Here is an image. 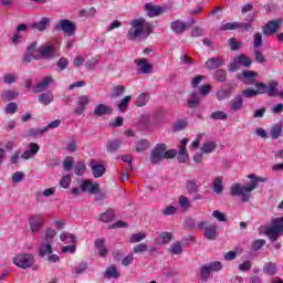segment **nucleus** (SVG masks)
<instances>
[{"mask_svg":"<svg viewBox=\"0 0 283 283\" xmlns=\"http://www.w3.org/2000/svg\"><path fill=\"white\" fill-rule=\"evenodd\" d=\"M248 178L252 180L247 186H241L240 184H233L230 187V196L241 198V202H249V198H251V192L254 189H258L259 182H266L268 178L258 177L254 174L249 175Z\"/></svg>","mask_w":283,"mask_h":283,"instance_id":"1","label":"nucleus"},{"mask_svg":"<svg viewBox=\"0 0 283 283\" xmlns=\"http://www.w3.org/2000/svg\"><path fill=\"white\" fill-rule=\"evenodd\" d=\"M132 28L128 30L127 39L136 41V39H147L154 32V25L147 22L144 18H138L130 21Z\"/></svg>","mask_w":283,"mask_h":283,"instance_id":"2","label":"nucleus"},{"mask_svg":"<svg viewBox=\"0 0 283 283\" xmlns=\"http://www.w3.org/2000/svg\"><path fill=\"white\" fill-rule=\"evenodd\" d=\"M265 235L270 242H277L280 235H283V217L272 220L271 227L265 228Z\"/></svg>","mask_w":283,"mask_h":283,"instance_id":"3","label":"nucleus"},{"mask_svg":"<svg viewBox=\"0 0 283 283\" xmlns=\"http://www.w3.org/2000/svg\"><path fill=\"white\" fill-rule=\"evenodd\" d=\"M34 255L32 254H18L13 258V264L19 266V269H32V271H36L39 265L34 264Z\"/></svg>","mask_w":283,"mask_h":283,"instance_id":"4","label":"nucleus"},{"mask_svg":"<svg viewBox=\"0 0 283 283\" xmlns=\"http://www.w3.org/2000/svg\"><path fill=\"white\" fill-rule=\"evenodd\" d=\"M55 30L64 32L66 36H74L76 34V23L69 19H62L55 24Z\"/></svg>","mask_w":283,"mask_h":283,"instance_id":"5","label":"nucleus"},{"mask_svg":"<svg viewBox=\"0 0 283 283\" xmlns=\"http://www.w3.org/2000/svg\"><path fill=\"white\" fill-rule=\"evenodd\" d=\"M198 229H205L203 235L207 240L213 241L218 238V226L210 224L208 221H201L198 223Z\"/></svg>","mask_w":283,"mask_h":283,"instance_id":"6","label":"nucleus"},{"mask_svg":"<svg viewBox=\"0 0 283 283\" xmlns=\"http://www.w3.org/2000/svg\"><path fill=\"white\" fill-rule=\"evenodd\" d=\"M280 28H282V19L271 20L262 28V33L264 36H273V34H277L280 32Z\"/></svg>","mask_w":283,"mask_h":283,"instance_id":"7","label":"nucleus"},{"mask_svg":"<svg viewBox=\"0 0 283 283\" xmlns=\"http://www.w3.org/2000/svg\"><path fill=\"white\" fill-rule=\"evenodd\" d=\"M165 151H167V145L157 144L155 148L150 151V163L151 165H158L163 158H165Z\"/></svg>","mask_w":283,"mask_h":283,"instance_id":"8","label":"nucleus"},{"mask_svg":"<svg viewBox=\"0 0 283 283\" xmlns=\"http://www.w3.org/2000/svg\"><path fill=\"white\" fill-rule=\"evenodd\" d=\"M244 85H258L255 78H258V72L244 70L241 75L238 76Z\"/></svg>","mask_w":283,"mask_h":283,"instance_id":"9","label":"nucleus"},{"mask_svg":"<svg viewBox=\"0 0 283 283\" xmlns=\"http://www.w3.org/2000/svg\"><path fill=\"white\" fill-rule=\"evenodd\" d=\"M256 90L248 88L242 91V96L244 98H255V96H260V94H264V83L260 82L255 84Z\"/></svg>","mask_w":283,"mask_h":283,"instance_id":"10","label":"nucleus"},{"mask_svg":"<svg viewBox=\"0 0 283 283\" xmlns=\"http://www.w3.org/2000/svg\"><path fill=\"white\" fill-rule=\"evenodd\" d=\"M170 30L178 35L185 34V31L189 30V23L182 20H175L170 23Z\"/></svg>","mask_w":283,"mask_h":283,"instance_id":"11","label":"nucleus"},{"mask_svg":"<svg viewBox=\"0 0 283 283\" xmlns=\"http://www.w3.org/2000/svg\"><path fill=\"white\" fill-rule=\"evenodd\" d=\"M87 105H90V96L87 95H81L78 98H77V102H76V107L74 109V113L77 115V116H81L83 114V112H85Z\"/></svg>","mask_w":283,"mask_h":283,"instance_id":"12","label":"nucleus"},{"mask_svg":"<svg viewBox=\"0 0 283 283\" xmlns=\"http://www.w3.org/2000/svg\"><path fill=\"white\" fill-rule=\"evenodd\" d=\"M135 63L138 67L139 74H151L154 71V66L149 64V60L147 59L135 60Z\"/></svg>","mask_w":283,"mask_h":283,"instance_id":"13","label":"nucleus"},{"mask_svg":"<svg viewBox=\"0 0 283 283\" xmlns=\"http://www.w3.org/2000/svg\"><path fill=\"white\" fill-rule=\"evenodd\" d=\"M222 66H224V59L221 56L210 57L205 64V67L210 71L220 70Z\"/></svg>","mask_w":283,"mask_h":283,"instance_id":"14","label":"nucleus"},{"mask_svg":"<svg viewBox=\"0 0 283 283\" xmlns=\"http://www.w3.org/2000/svg\"><path fill=\"white\" fill-rule=\"evenodd\" d=\"M29 224L32 233H36L43 227V217L41 214H32L29 219Z\"/></svg>","mask_w":283,"mask_h":283,"instance_id":"15","label":"nucleus"},{"mask_svg":"<svg viewBox=\"0 0 283 283\" xmlns=\"http://www.w3.org/2000/svg\"><path fill=\"white\" fill-rule=\"evenodd\" d=\"M81 190L83 192L94 195V193H98V191H101V186L98 184L92 182V180H84V181H82Z\"/></svg>","mask_w":283,"mask_h":283,"instance_id":"16","label":"nucleus"},{"mask_svg":"<svg viewBox=\"0 0 283 283\" xmlns=\"http://www.w3.org/2000/svg\"><path fill=\"white\" fill-rule=\"evenodd\" d=\"M52 83H54V78L48 76L44 77L42 82L38 83L34 87H33V92L35 94H40L41 92H45L46 88L50 87V85H52Z\"/></svg>","mask_w":283,"mask_h":283,"instance_id":"17","label":"nucleus"},{"mask_svg":"<svg viewBox=\"0 0 283 283\" xmlns=\"http://www.w3.org/2000/svg\"><path fill=\"white\" fill-rule=\"evenodd\" d=\"M90 167L93 171L94 178H103V176H105V166L92 160Z\"/></svg>","mask_w":283,"mask_h":283,"instance_id":"18","label":"nucleus"},{"mask_svg":"<svg viewBox=\"0 0 283 283\" xmlns=\"http://www.w3.org/2000/svg\"><path fill=\"white\" fill-rule=\"evenodd\" d=\"M41 59H54L56 56V49L52 45H44L40 51Z\"/></svg>","mask_w":283,"mask_h":283,"instance_id":"19","label":"nucleus"},{"mask_svg":"<svg viewBox=\"0 0 283 283\" xmlns=\"http://www.w3.org/2000/svg\"><path fill=\"white\" fill-rule=\"evenodd\" d=\"M242 105H244L242 95H237L229 102V107L232 112H239V109H242Z\"/></svg>","mask_w":283,"mask_h":283,"instance_id":"20","label":"nucleus"},{"mask_svg":"<svg viewBox=\"0 0 283 283\" xmlns=\"http://www.w3.org/2000/svg\"><path fill=\"white\" fill-rule=\"evenodd\" d=\"M21 32H28V25L27 24H19L18 25L17 32L11 38L12 43H14V45H18V43L21 42V39H23V35L21 34Z\"/></svg>","mask_w":283,"mask_h":283,"instance_id":"21","label":"nucleus"},{"mask_svg":"<svg viewBox=\"0 0 283 283\" xmlns=\"http://www.w3.org/2000/svg\"><path fill=\"white\" fill-rule=\"evenodd\" d=\"M200 105V94L198 92H192L188 97V107L190 109H193L196 107H199Z\"/></svg>","mask_w":283,"mask_h":283,"instance_id":"22","label":"nucleus"},{"mask_svg":"<svg viewBox=\"0 0 283 283\" xmlns=\"http://www.w3.org/2000/svg\"><path fill=\"white\" fill-rule=\"evenodd\" d=\"M104 277H106L107 280H118V277H120V272H118L116 265H111L109 268L106 269Z\"/></svg>","mask_w":283,"mask_h":283,"instance_id":"23","label":"nucleus"},{"mask_svg":"<svg viewBox=\"0 0 283 283\" xmlns=\"http://www.w3.org/2000/svg\"><path fill=\"white\" fill-rule=\"evenodd\" d=\"M95 248L97 249L101 258H107V248L105 247V238L97 239L95 241Z\"/></svg>","mask_w":283,"mask_h":283,"instance_id":"24","label":"nucleus"},{"mask_svg":"<svg viewBox=\"0 0 283 283\" xmlns=\"http://www.w3.org/2000/svg\"><path fill=\"white\" fill-rule=\"evenodd\" d=\"M277 82H271L270 85L268 86L266 84H264V94H268V96H277L280 94V92H277Z\"/></svg>","mask_w":283,"mask_h":283,"instance_id":"25","label":"nucleus"},{"mask_svg":"<svg viewBox=\"0 0 283 283\" xmlns=\"http://www.w3.org/2000/svg\"><path fill=\"white\" fill-rule=\"evenodd\" d=\"M148 17L154 18L158 17L163 12V8L154 6L151 3H146L145 6Z\"/></svg>","mask_w":283,"mask_h":283,"instance_id":"26","label":"nucleus"},{"mask_svg":"<svg viewBox=\"0 0 283 283\" xmlns=\"http://www.w3.org/2000/svg\"><path fill=\"white\" fill-rule=\"evenodd\" d=\"M93 114L94 116H105V114H112V108L105 104H98Z\"/></svg>","mask_w":283,"mask_h":283,"instance_id":"27","label":"nucleus"},{"mask_svg":"<svg viewBox=\"0 0 283 283\" xmlns=\"http://www.w3.org/2000/svg\"><path fill=\"white\" fill-rule=\"evenodd\" d=\"M49 23H50V18H42L41 21L33 23L31 28L32 30H39V32H43L48 30Z\"/></svg>","mask_w":283,"mask_h":283,"instance_id":"28","label":"nucleus"},{"mask_svg":"<svg viewBox=\"0 0 283 283\" xmlns=\"http://www.w3.org/2000/svg\"><path fill=\"white\" fill-rule=\"evenodd\" d=\"M186 188L188 193H198L200 191V184L196 179L188 180Z\"/></svg>","mask_w":283,"mask_h":283,"instance_id":"29","label":"nucleus"},{"mask_svg":"<svg viewBox=\"0 0 283 283\" xmlns=\"http://www.w3.org/2000/svg\"><path fill=\"white\" fill-rule=\"evenodd\" d=\"M52 253V243H48L45 241H42L41 248L39 251V255L41 258H45V255H51Z\"/></svg>","mask_w":283,"mask_h":283,"instance_id":"30","label":"nucleus"},{"mask_svg":"<svg viewBox=\"0 0 283 283\" xmlns=\"http://www.w3.org/2000/svg\"><path fill=\"white\" fill-rule=\"evenodd\" d=\"M48 133V128H30L27 132V136L30 138H39V136H43V134Z\"/></svg>","mask_w":283,"mask_h":283,"instance_id":"31","label":"nucleus"},{"mask_svg":"<svg viewBox=\"0 0 283 283\" xmlns=\"http://www.w3.org/2000/svg\"><path fill=\"white\" fill-rule=\"evenodd\" d=\"M125 94V86L117 85L111 88V98H120Z\"/></svg>","mask_w":283,"mask_h":283,"instance_id":"32","label":"nucleus"},{"mask_svg":"<svg viewBox=\"0 0 283 283\" xmlns=\"http://www.w3.org/2000/svg\"><path fill=\"white\" fill-rule=\"evenodd\" d=\"M235 57L239 65H243V67H251V64L253 63L251 57L247 56L245 54H240Z\"/></svg>","mask_w":283,"mask_h":283,"instance_id":"33","label":"nucleus"},{"mask_svg":"<svg viewBox=\"0 0 283 283\" xmlns=\"http://www.w3.org/2000/svg\"><path fill=\"white\" fill-rule=\"evenodd\" d=\"M212 189L214 191V193H222V191H224V187L222 186V177H217L214 178L213 182H212Z\"/></svg>","mask_w":283,"mask_h":283,"instance_id":"34","label":"nucleus"},{"mask_svg":"<svg viewBox=\"0 0 283 283\" xmlns=\"http://www.w3.org/2000/svg\"><path fill=\"white\" fill-rule=\"evenodd\" d=\"M270 136L273 140H277L282 136V126L280 124H274L270 130Z\"/></svg>","mask_w":283,"mask_h":283,"instance_id":"35","label":"nucleus"},{"mask_svg":"<svg viewBox=\"0 0 283 283\" xmlns=\"http://www.w3.org/2000/svg\"><path fill=\"white\" fill-rule=\"evenodd\" d=\"M263 271L266 273V275H275L277 273V265L273 262H268L263 266Z\"/></svg>","mask_w":283,"mask_h":283,"instance_id":"36","label":"nucleus"},{"mask_svg":"<svg viewBox=\"0 0 283 283\" xmlns=\"http://www.w3.org/2000/svg\"><path fill=\"white\" fill-rule=\"evenodd\" d=\"M52 101H54V95L52 93H42L39 96V102L42 105H50V103H52Z\"/></svg>","mask_w":283,"mask_h":283,"instance_id":"37","label":"nucleus"},{"mask_svg":"<svg viewBox=\"0 0 283 283\" xmlns=\"http://www.w3.org/2000/svg\"><path fill=\"white\" fill-rule=\"evenodd\" d=\"M168 251L169 253H172V255H180V253H182V243H180V241L172 243L168 248Z\"/></svg>","mask_w":283,"mask_h":283,"instance_id":"38","label":"nucleus"},{"mask_svg":"<svg viewBox=\"0 0 283 283\" xmlns=\"http://www.w3.org/2000/svg\"><path fill=\"white\" fill-rule=\"evenodd\" d=\"M213 77L218 83H224V81H227V71L218 69L214 71Z\"/></svg>","mask_w":283,"mask_h":283,"instance_id":"39","label":"nucleus"},{"mask_svg":"<svg viewBox=\"0 0 283 283\" xmlns=\"http://www.w3.org/2000/svg\"><path fill=\"white\" fill-rule=\"evenodd\" d=\"M54 238H56V230L46 229L45 232H44L43 242L52 244V242H54Z\"/></svg>","mask_w":283,"mask_h":283,"instance_id":"40","label":"nucleus"},{"mask_svg":"<svg viewBox=\"0 0 283 283\" xmlns=\"http://www.w3.org/2000/svg\"><path fill=\"white\" fill-rule=\"evenodd\" d=\"M216 147H218V145H216L214 142H208L202 145L201 151L202 154H211L212 151H216Z\"/></svg>","mask_w":283,"mask_h":283,"instance_id":"41","label":"nucleus"},{"mask_svg":"<svg viewBox=\"0 0 283 283\" xmlns=\"http://www.w3.org/2000/svg\"><path fill=\"white\" fill-rule=\"evenodd\" d=\"M2 98H4V101H14V98H19V92L17 91H4L1 94Z\"/></svg>","mask_w":283,"mask_h":283,"instance_id":"42","label":"nucleus"},{"mask_svg":"<svg viewBox=\"0 0 283 283\" xmlns=\"http://www.w3.org/2000/svg\"><path fill=\"white\" fill-rule=\"evenodd\" d=\"M149 102V94L147 93H142L136 101L137 107H145L147 103Z\"/></svg>","mask_w":283,"mask_h":283,"instance_id":"43","label":"nucleus"},{"mask_svg":"<svg viewBox=\"0 0 283 283\" xmlns=\"http://www.w3.org/2000/svg\"><path fill=\"white\" fill-rule=\"evenodd\" d=\"M147 149H149V142L147 139H140L137 143L136 151L140 154L143 151H147Z\"/></svg>","mask_w":283,"mask_h":283,"instance_id":"44","label":"nucleus"},{"mask_svg":"<svg viewBox=\"0 0 283 283\" xmlns=\"http://www.w3.org/2000/svg\"><path fill=\"white\" fill-rule=\"evenodd\" d=\"M158 237L161 240V244H169L174 240V234L171 232H160Z\"/></svg>","mask_w":283,"mask_h":283,"instance_id":"45","label":"nucleus"},{"mask_svg":"<svg viewBox=\"0 0 283 283\" xmlns=\"http://www.w3.org/2000/svg\"><path fill=\"white\" fill-rule=\"evenodd\" d=\"M210 118H212V120H227L229 115L222 111H217L210 115Z\"/></svg>","mask_w":283,"mask_h":283,"instance_id":"46","label":"nucleus"},{"mask_svg":"<svg viewBox=\"0 0 283 283\" xmlns=\"http://www.w3.org/2000/svg\"><path fill=\"white\" fill-rule=\"evenodd\" d=\"M201 280L203 282H208L209 281V277H211V270L210 268H208V265H202L201 269Z\"/></svg>","mask_w":283,"mask_h":283,"instance_id":"47","label":"nucleus"},{"mask_svg":"<svg viewBox=\"0 0 283 283\" xmlns=\"http://www.w3.org/2000/svg\"><path fill=\"white\" fill-rule=\"evenodd\" d=\"M102 222H112L114 220V210H107L99 216Z\"/></svg>","mask_w":283,"mask_h":283,"instance_id":"48","label":"nucleus"},{"mask_svg":"<svg viewBox=\"0 0 283 283\" xmlns=\"http://www.w3.org/2000/svg\"><path fill=\"white\" fill-rule=\"evenodd\" d=\"M118 147H120V142L112 140L107 143L106 149L109 154H114L115 151H118Z\"/></svg>","mask_w":283,"mask_h":283,"instance_id":"49","label":"nucleus"},{"mask_svg":"<svg viewBox=\"0 0 283 283\" xmlns=\"http://www.w3.org/2000/svg\"><path fill=\"white\" fill-rule=\"evenodd\" d=\"M63 167H64V171H72V167H74V157L67 156L63 160Z\"/></svg>","mask_w":283,"mask_h":283,"instance_id":"50","label":"nucleus"},{"mask_svg":"<svg viewBox=\"0 0 283 283\" xmlns=\"http://www.w3.org/2000/svg\"><path fill=\"white\" fill-rule=\"evenodd\" d=\"M231 96V88L217 91V98L219 101H227Z\"/></svg>","mask_w":283,"mask_h":283,"instance_id":"51","label":"nucleus"},{"mask_svg":"<svg viewBox=\"0 0 283 283\" xmlns=\"http://www.w3.org/2000/svg\"><path fill=\"white\" fill-rule=\"evenodd\" d=\"M177 160L178 163H187V160H189V154L187 153V148H180Z\"/></svg>","mask_w":283,"mask_h":283,"instance_id":"52","label":"nucleus"},{"mask_svg":"<svg viewBox=\"0 0 283 283\" xmlns=\"http://www.w3.org/2000/svg\"><path fill=\"white\" fill-rule=\"evenodd\" d=\"M129 101H132V95H127L120 101V103L118 104L119 112H125V109L129 107Z\"/></svg>","mask_w":283,"mask_h":283,"instance_id":"53","label":"nucleus"},{"mask_svg":"<svg viewBox=\"0 0 283 283\" xmlns=\"http://www.w3.org/2000/svg\"><path fill=\"white\" fill-rule=\"evenodd\" d=\"M146 238H147V233L145 232L135 233L132 235L130 242L132 244H136V242H143V240H145Z\"/></svg>","mask_w":283,"mask_h":283,"instance_id":"54","label":"nucleus"},{"mask_svg":"<svg viewBox=\"0 0 283 283\" xmlns=\"http://www.w3.org/2000/svg\"><path fill=\"white\" fill-rule=\"evenodd\" d=\"M264 45V42L262 41V33L258 32L253 35V48H262Z\"/></svg>","mask_w":283,"mask_h":283,"instance_id":"55","label":"nucleus"},{"mask_svg":"<svg viewBox=\"0 0 283 283\" xmlns=\"http://www.w3.org/2000/svg\"><path fill=\"white\" fill-rule=\"evenodd\" d=\"M228 43L230 45L231 52H238V50H240V45H242V42H238V40H235V38L229 39Z\"/></svg>","mask_w":283,"mask_h":283,"instance_id":"56","label":"nucleus"},{"mask_svg":"<svg viewBox=\"0 0 283 283\" xmlns=\"http://www.w3.org/2000/svg\"><path fill=\"white\" fill-rule=\"evenodd\" d=\"M72 182V177L70 175H65L61 178L60 180V186L63 189H69L70 188V184Z\"/></svg>","mask_w":283,"mask_h":283,"instance_id":"57","label":"nucleus"},{"mask_svg":"<svg viewBox=\"0 0 283 283\" xmlns=\"http://www.w3.org/2000/svg\"><path fill=\"white\" fill-rule=\"evenodd\" d=\"M17 75L15 74H10L7 73L3 75V83H6L7 85H12V83H17Z\"/></svg>","mask_w":283,"mask_h":283,"instance_id":"58","label":"nucleus"},{"mask_svg":"<svg viewBox=\"0 0 283 283\" xmlns=\"http://www.w3.org/2000/svg\"><path fill=\"white\" fill-rule=\"evenodd\" d=\"M222 32H227L229 30H238V22H228L220 27Z\"/></svg>","mask_w":283,"mask_h":283,"instance_id":"59","label":"nucleus"},{"mask_svg":"<svg viewBox=\"0 0 283 283\" xmlns=\"http://www.w3.org/2000/svg\"><path fill=\"white\" fill-rule=\"evenodd\" d=\"M229 72H238L240 70V62H238V57H233V60L228 64Z\"/></svg>","mask_w":283,"mask_h":283,"instance_id":"60","label":"nucleus"},{"mask_svg":"<svg viewBox=\"0 0 283 283\" xmlns=\"http://www.w3.org/2000/svg\"><path fill=\"white\" fill-rule=\"evenodd\" d=\"M96 65H98V57H91L86 63L85 67L87 70H96Z\"/></svg>","mask_w":283,"mask_h":283,"instance_id":"61","label":"nucleus"},{"mask_svg":"<svg viewBox=\"0 0 283 283\" xmlns=\"http://www.w3.org/2000/svg\"><path fill=\"white\" fill-rule=\"evenodd\" d=\"M207 265L210 269V271H213V272L222 271V268H223L220 261H214Z\"/></svg>","mask_w":283,"mask_h":283,"instance_id":"62","label":"nucleus"},{"mask_svg":"<svg viewBox=\"0 0 283 283\" xmlns=\"http://www.w3.org/2000/svg\"><path fill=\"white\" fill-rule=\"evenodd\" d=\"M85 169H87L85 167V164H83L82 161L77 163L75 165V174H76V176H83V174H85Z\"/></svg>","mask_w":283,"mask_h":283,"instance_id":"63","label":"nucleus"},{"mask_svg":"<svg viewBox=\"0 0 283 283\" xmlns=\"http://www.w3.org/2000/svg\"><path fill=\"white\" fill-rule=\"evenodd\" d=\"M148 247L146 243H139L133 248L134 253H145Z\"/></svg>","mask_w":283,"mask_h":283,"instance_id":"64","label":"nucleus"}]
</instances>
